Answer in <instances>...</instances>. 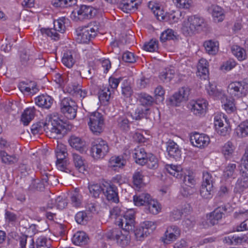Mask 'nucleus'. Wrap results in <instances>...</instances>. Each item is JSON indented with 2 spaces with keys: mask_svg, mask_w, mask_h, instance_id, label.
<instances>
[{
  "mask_svg": "<svg viewBox=\"0 0 248 248\" xmlns=\"http://www.w3.org/2000/svg\"><path fill=\"white\" fill-rule=\"evenodd\" d=\"M71 201L73 206L76 207H79L82 203V196L80 194L75 192L71 195Z\"/></svg>",
  "mask_w": 248,
  "mask_h": 248,
  "instance_id": "e2e57ef3",
  "label": "nucleus"
},
{
  "mask_svg": "<svg viewBox=\"0 0 248 248\" xmlns=\"http://www.w3.org/2000/svg\"><path fill=\"white\" fill-rule=\"evenodd\" d=\"M19 89L21 92L27 94H34L38 91L34 81H30L29 83L22 82L19 84Z\"/></svg>",
  "mask_w": 248,
  "mask_h": 248,
  "instance_id": "b1692460",
  "label": "nucleus"
},
{
  "mask_svg": "<svg viewBox=\"0 0 248 248\" xmlns=\"http://www.w3.org/2000/svg\"><path fill=\"white\" fill-rule=\"evenodd\" d=\"M46 238L41 236L36 240V248H49L50 244Z\"/></svg>",
  "mask_w": 248,
  "mask_h": 248,
  "instance_id": "774afa93",
  "label": "nucleus"
},
{
  "mask_svg": "<svg viewBox=\"0 0 248 248\" xmlns=\"http://www.w3.org/2000/svg\"><path fill=\"white\" fill-rule=\"evenodd\" d=\"M203 46L206 52L210 55H216L218 51L219 43L215 40L205 41L203 43Z\"/></svg>",
  "mask_w": 248,
  "mask_h": 248,
  "instance_id": "cd10ccee",
  "label": "nucleus"
},
{
  "mask_svg": "<svg viewBox=\"0 0 248 248\" xmlns=\"http://www.w3.org/2000/svg\"><path fill=\"white\" fill-rule=\"evenodd\" d=\"M238 175V170L236 168V164L235 163H229L225 167L222 179L223 180H233Z\"/></svg>",
  "mask_w": 248,
  "mask_h": 248,
  "instance_id": "a211bd4d",
  "label": "nucleus"
},
{
  "mask_svg": "<svg viewBox=\"0 0 248 248\" xmlns=\"http://www.w3.org/2000/svg\"><path fill=\"white\" fill-rule=\"evenodd\" d=\"M190 89L187 87H183L178 92L175 93L170 98L171 104L173 106H178L180 104L188 99L190 94Z\"/></svg>",
  "mask_w": 248,
  "mask_h": 248,
  "instance_id": "4468645a",
  "label": "nucleus"
},
{
  "mask_svg": "<svg viewBox=\"0 0 248 248\" xmlns=\"http://www.w3.org/2000/svg\"><path fill=\"white\" fill-rule=\"evenodd\" d=\"M0 156L2 162L5 164H11L18 161V158L16 155H10L3 151L0 152Z\"/></svg>",
  "mask_w": 248,
  "mask_h": 248,
  "instance_id": "37998d69",
  "label": "nucleus"
},
{
  "mask_svg": "<svg viewBox=\"0 0 248 248\" xmlns=\"http://www.w3.org/2000/svg\"><path fill=\"white\" fill-rule=\"evenodd\" d=\"M53 80L60 87H64L69 80V78L66 76H62L59 73H56L53 76Z\"/></svg>",
  "mask_w": 248,
  "mask_h": 248,
  "instance_id": "5fc2aeb1",
  "label": "nucleus"
},
{
  "mask_svg": "<svg viewBox=\"0 0 248 248\" xmlns=\"http://www.w3.org/2000/svg\"><path fill=\"white\" fill-rule=\"evenodd\" d=\"M180 235V231L176 226H170L167 228L162 238V241L165 244H170L176 240Z\"/></svg>",
  "mask_w": 248,
  "mask_h": 248,
  "instance_id": "dca6fc26",
  "label": "nucleus"
},
{
  "mask_svg": "<svg viewBox=\"0 0 248 248\" xmlns=\"http://www.w3.org/2000/svg\"><path fill=\"white\" fill-rule=\"evenodd\" d=\"M208 63L204 59H201L199 62L197 66L198 69V75L200 77L202 76L206 77L209 73L208 71Z\"/></svg>",
  "mask_w": 248,
  "mask_h": 248,
  "instance_id": "c9c22d12",
  "label": "nucleus"
},
{
  "mask_svg": "<svg viewBox=\"0 0 248 248\" xmlns=\"http://www.w3.org/2000/svg\"><path fill=\"white\" fill-rule=\"evenodd\" d=\"M68 19L65 17H62L54 20L53 28H42L40 31L43 35L50 37L52 39L58 40L60 38L59 33H62L65 31V24Z\"/></svg>",
  "mask_w": 248,
  "mask_h": 248,
  "instance_id": "7ed1b4c3",
  "label": "nucleus"
},
{
  "mask_svg": "<svg viewBox=\"0 0 248 248\" xmlns=\"http://www.w3.org/2000/svg\"><path fill=\"white\" fill-rule=\"evenodd\" d=\"M104 194L107 199L114 203L119 202L117 187L113 185H107L104 186Z\"/></svg>",
  "mask_w": 248,
  "mask_h": 248,
  "instance_id": "f3484780",
  "label": "nucleus"
},
{
  "mask_svg": "<svg viewBox=\"0 0 248 248\" xmlns=\"http://www.w3.org/2000/svg\"><path fill=\"white\" fill-rule=\"evenodd\" d=\"M121 227L123 230L133 231L135 228V211L133 209L127 210L121 217H119L115 222Z\"/></svg>",
  "mask_w": 248,
  "mask_h": 248,
  "instance_id": "6e6552de",
  "label": "nucleus"
},
{
  "mask_svg": "<svg viewBox=\"0 0 248 248\" xmlns=\"http://www.w3.org/2000/svg\"><path fill=\"white\" fill-rule=\"evenodd\" d=\"M210 140L209 137L204 134L195 132L190 137V142L194 146L203 148L209 144Z\"/></svg>",
  "mask_w": 248,
  "mask_h": 248,
  "instance_id": "2eb2a0df",
  "label": "nucleus"
},
{
  "mask_svg": "<svg viewBox=\"0 0 248 248\" xmlns=\"http://www.w3.org/2000/svg\"><path fill=\"white\" fill-rule=\"evenodd\" d=\"M31 130L34 135L40 134L45 131L50 138L59 139L62 136V125L57 124L54 120L34 124L32 125Z\"/></svg>",
  "mask_w": 248,
  "mask_h": 248,
  "instance_id": "f257e3e1",
  "label": "nucleus"
},
{
  "mask_svg": "<svg viewBox=\"0 0 248 248\" xmlns=\"http://www.w3.org/2000/svg\"><path fill=\"white\" fill-rule=\"evenodd\" d=\"M223 207H219L211 213L208 217V220L211 225H214L217 224L218 221L222 218L223 215Z\"/></svg>",
  "mask_w": 248,
  "mask_h": 248,
  "instance_id": "473e14b6",
  "label": "nucleus"
},
{
  "mask_svg": "<svg viewBox=\"0 0 248 248\" xmlns=\"http://www.w3.org/2000/svg\"><path fill=\"white\" fill-rule=\"evenodd\" d=\"M144 50L154 52L158 49V41L156 40H151L149 42L145 43L143 46Z\"/></svg>",
  "mask_w": 248,
  "mask_h": 248,
  "instance_id": "bf43d9fd",
  "label": "nucleus"
},
{
  "mask_svg": "<svg viewBox=\"0 0 248 248\" xmlns=\"http://www.w3.org/2000/svg\"><path fill=\"white\" fill-rule=\"evenodd\" d=\"M61 110L69 119H74L77 115L78 106L76 103L68 97L64 98L61 102Z\"/></svg>",
  "mask_w": 248,
  "mask_h": 248,
  "instance_id": "9d476101",
  "label": "nucleus"
},
{
  "mask_svg": "<svg viewBox=\"0 0 248 248\" xmlns=\"http://www.w3.org/2000/svg\"><path fill=\"white\" fill-rule=\"evenodd\" d=\"M167 171L171 175L176 178H181L182 176V168L180 166H176L172 164L166 166Z\"/></svg>",
  "mask_w": 248,
  "mask_h": 248,
  "instance_id": "4c0bfd02",
  "label": "nucleus"
},
{
  "mask_svg": "<svg viewBox=\"0 0 248 248\" xmlns=\"http://www.w3.org/2000/svg\"><path fill=\"white\" fill-rule=\"evenodd\" d=\"M177 38L176 34L171 29H167L161 34L160 40L162 42H165L168 40H174Z\"/></svg>",
  "mask_w": 248,
  "mask_h": 248,
  "instance_id": "de8ad7c7",
  "label": "nucleus"
},
{
  "mask_svg": "<svg viewBox=\"0 0 248 248\" xmlns=\"http://www.w3.org/2000/svg\"><path fill=\"white\" fill-rule=\"evenodd\" d=\"M148 155L145 149L142 147L135 148L133 154L135 162L141 166L146 164V159Z\"/></svg>",
  "mask_w": 248,
  "mask_h": 248,
  "instance_id": "4be33fe9",
  "label": "nucleus"
},
{
  "mask_svg": "<svg viewBox=\"0 0 248 248\" xmlns=\"http://www.w3.org/2000/svg\"><path fill=\"white\" fill-rule=\"evenodd\" d=\"M97 26L89 25L79 27L76 30V41L78 43H88L97 35Z\"/></svg>",
  "mask_w": 248,
  "mask_h": 248,
  "instance_id": "39448f33",
  "label": "nucleus"
},
{
  "mask_svg": "<svg viewBox=\"0 0 248 248\" xmlns=\"http://www.w3.org/2000/svg\"><path fill=\"white\" fill-rule=\"evenodd\" d=\"M111 91L109 88L108 87H104L99 93V99L101 103L104 105L108 104V102L110 97Z\"/></svg>",
  "mask_w": 248,
  "mask_h": 248,
  "instance_id": "58836bf2",
  "label": "nucleus"
},
{
  "mask_svg": "<svg viewBox=\"0 0 248 248\" xmlns=\"http://www.w3.org/2000/svg\"><path fill=\"white\" fill-rule=\"evenodd\" d=\"M126 160L122 156H113L109 160L108 166L111 168H120L125 166Z\"/></svg>",
  "mask_w": 248,
  "mask_h": 248,
  "instance_id": "c756f323",
  "label": "nucleus"
},
{
  "mask_svg": "<svg viewBox=\"0 0 248 248\" xmlns=\"http://www.w3.org/2000/svg\"><path fill=\"white\" fill-rule=\"evenodd\" d=\"M215 183V179L211 173L207 171L203 172L202 185L214 186Z\"/></svg>",
  "mask_w": 248,
  "mask_h": 248,
  "instance_id": "603ef678",
  "label": "nucleus"
},
{
  "mask_svg": "<svg viewBox=\"0 0 248 248\" xmlns=\"http://www.w3.org/2000/svg\"><path fill=\"white\" fill-rule=\"evenodd\" d=\"M104 185L94 184L89 186V189L90 194L94 198L99 197L101 192L104 191Z\"/></svg>",
  "mask_w": 248,
  "mask_h": 248,
  "instance_id": "79ce46f5",
  "label": "nucleus"
},
{
  "mask_svg": "<svg viewBox=\"0 0 248 248\" xmlns=\"http://www.w3.org/2000/svg\"><path fill=\"white\" fill-rule=\"evenodd\" d=\"M55 202L57 208L61 210L65 208L68 204L67 200L62 196H58L55 199Z\"/></svg>",
  "mask_w": 248,
  "mask_h": 248,
  "instance_id": "69168bd1",
  "label": "nucleus"
},
{
  "mask_svg": "<svg viewBox=\"0 0 248 248\" xmlns=\"http://www.w3.org/2000/svg\"><path fill=\"white\" fill-rule=\"evenodd\" d=\"M106 237L114 241L122 247H125L129 245L130 236L129 231L121 230L119 229H113L108 231L106 234Z\"/></svg>",
  "mask_w": 248,
  "mask_h": 248,
  "instance_id": "20e7f679",
  "label": "nucleus"
},
{
  "mask_svg": "<svg viewBox=\"0 0 248 248\" xmlns=\"http://www.w3.org/2000/svg\"><path fill=\"white\" fill-rule=\"evenodd\" d=\"M141 3V0H122L121 9L125 13L136 11Z\"/></svg>",
  "mask_w": 248,
  "mask_h": 248,
  "instance_id": "aec40b11",
  "label": "nucleus"
},
{
  "mask_svg": "<svg viewBox=\"0 0 248 248\" xmlns=\"http://www.w3.org/2000/svg\"><path fill=\"white\" fill-rule=\"evenodd\" d=\"M236 145L232 141L229 140L221 148V152L226 159H231L236 150Z\"/></svg>",
  "mask_w": 248,
  "mask_h": 248,
  "instance_id": "412c9836",
  "label": "nucleus"
},
{
  "mask_svg": "<svg viewBox=\"0 0 248 248\" xmlns=\"http://www.w3.org/2000/svg\"><path fill=\"white\" fill-rule=\"evenodd\" d=\"M240 173L242 177L248 178V145L246 148L245 153L243 158Z\"/></svg>",
  "mask_w": 248,
  "mask_h": 248,
  "instance_id": "e433bc0d",
  "label": "nucleus"
},
{
  "mask_svg": "<svg viewBox=\"0 0 248 248\" xmlns=\"http://www.w3.org/2000/svg\"><path fill=\"white\" fill-rule=\"evenodd\" d=\"M80 87V85L78 83L71 81L63 91L73 97L82 100L87 96L88 91L86 89H81Z\"/></svg>",
  "mask_w": 248,
  "mask_h": 248,
  "instance_id": "f8f14e48",
  "label": "nucleus"
},
{
  "mask_svg": "<svg viewBox=\"0 0 248 248\" xmlns=\"http://www.w3.org/2000/svg\"><path fill=\"white\" fill-rule=\"evenodd\" d=\"M232 51L240 61H243L247 58L246 50L238 46H233L232 47Z\"/></svg>",
  "mask_w": 248,
  "mask_h": 248,
  "instance_id": "a19ab883",
  "label": "nucleus"
},
{
  "mask_svg": "<svg viewBox=\"0 0 248 248\" xmlns=\"http://www.w3.org/2000/svg\"><path fill=\"white\" fill-rule=\"evenodd\" d=\"M118 126L123 130L127 131L129 129L128 120L124 116L119 118L118 120Z\"/></svg>",
  "mask_w": 248,
  "mask_h": 248,
  "instance_id": "338daca9",
  "label": "nucleus"
},
{
  "mask_svg": "<svg viewBox=\"0 0 248 248\" xmlns=\"http://www.w3.org/2000/svg\"><path fill=\"white\" fill-rule=\"evenodd\" d=\"M208 12L210 13L216 22L222 21L225 18L223 10L219 6L212 5L208 8Z\"/></svg>",
  "mask_w": 248,
  "mask_h": 248,
  "instance_id": "5701e85b",
  "label": "nucleus"
},
{
  "mask_svg": "<svg viewBox=\"0 0 248 248\" xmlns=\"http://www.w3.org/2000/svg\"><path fill=\"white\" fill-rule=\"evenodd\" d=\"M88 124L93 134H101L105 127V119L103 114L98 111L91 113L89 116Z\"/></svg>",
  "mask_w": 248,
  "mask_h": 248,
  "instance_id": "423d86ee",
  "label": "nucleus"
},
{
  "mask_svg": "<svg viewBox=\"0 0 248 248\" xmlns=\"http://www.w3.org/2000/svg\"><path fill=\"white\" fill-rule=\"evenodd\" d=\"M34 110L33 108H26L22 113L21 121L24 125H28L34 116Z\"/></svg>",
  "mask_w": 248,
  "mask_h": 248,
  "instance_id": "72a5a7b5",
  "label": "nucleus"
},
{
  "mask_svg": "<svg viewBox=\"0 0 248 248\" xmlns=\"http://www.w3.org/2000/svg\"><path fill=\"white\" fill-rule=\"evenodd\" d=\"M227 91L232 97L241 98L248 93V84L243 81L232 82L228 86Z\"/></svg>",
  "mask_w": 248,
  "mask_h": 248,
  "instance_id": "1a4fd4ad",
  "label": "nucleus"
},
{
  "mask_svg": "<svg viewBox=\"0 0 248 248\" xmlns=\"http://www.w3.org/2000/svg\"><path fill=\"white\" fill-rule=\"evenodd\" d=\"M167 151L170 158L176 160H179L181 157V151L177 144L172 140H169L167 143Z\"/></svg>",
  "mask_w": 248,
  "mask_h": 248,
  "instance_id": "6ab92c4d",
  "label": "nucleus"
},
{
  "mask_svg": "<svg viewBox=\"0 0 248 248\" xmlns=\"http://www.w3.org/2000/svg\"><path fill=\"white\" fill-rule=\"evenodd\" d=\"M248 187L246 181H244L242 178H239L237 180L234 188V192L235 193H241Z\"/></svg>",
  "mask_w": 248,
  "mask_h": 248,
  "instance_id": "4d7b16f0",
  "label": "nucleus"
},
{
  "mask_svg": "<svg viewBox=\"0 0 248 248\" xmlns=\"http://www.w3.org/2000/svg\"><path fill=\"white\" fill-rule=\"evenodd\" d=\"M208 105L206 100L198 99L191 101L189 104V108L194 115L201 116L206 113Z\"/></svg>",
  "mask_w": 248,
  "mask_h": 248,
  "instance_id": "ddd939ff",
  "label": "nucleus"
},
{
  "mask_svg": "<svg viewBox=\"0 0 248 248\" xmlns=\"http://www.w3.org/2000/svg\"><path fill=\"white\" fill-rule=\"evenodd\" d=\"M150 195L146 193H143L133 197V201L136 205L141 206L147 205L151 200Z\"/></svg>",
  "mask_w": 248,
  "mask_h": 248,
  "instance_id": "7c9ffc66",
  "label": "nucleus"
},
{
  "mask_svg": "<svg viewBox=\"0 0 248 248\" xmlns=\"http://www.w3.org/2000/svg\"><path fill=\"white\" fill-rule=\"evenodd\" d=\"M75 219L77 222L80 224H85L88 219V217L85 212H79L75 216Z\"/></svg>",
  "mask_w": 248,
  "mask_h": 248,
  "instance_id": "0e129e2a",
  "label": "nucleus"
},
{
  "mask_svg": "<svg viewBox=\"0 0 248 248\" xmlns=\"http://www.w3.org/2000/svg\"><path fill=\"white\" fill-rule=\"evenodd\" d=\"M140 102L143 106H152L154 102L153 97L145 93L140 94Z\"/></svg>",
  "mask_w": 248,
  "mask_h": 248,
  "instance_id": "13d9d810",
  "label": "nucleus"
},
{
  "mask_svg": "<svg viewBox=\"0 0 248 248\" xmlns=\"http://www.w3.org/2000/svg\"><path fill=\"white\" fill-rule=\"evenodd\" d=\"M73 162L76 169L80 173H83L86 170L85 160L80 155L73 153Z\"/></svg>",
  "mask_w": 248,
  "mask_h": 248,
  "instance_id": "c85d7f7f",
  "label": "nucleus"
},
{
  "mask_svg": "<svg viewBox=\"0 0 248 248\" xmlns=\"http://www.w3.org/2000/svg\"><path fill=\"white\" fill-rule=\"evenodd\" d=\"M55 153L58 160L65 159L68 155L66 146L62 143L58 144Z\"/></svg>",
  "mask_w": 248,
  "mask_h": 248,
  "instance_id": "a18cd8bd",
  "label": "nucleus"
},
{
  "mask_svg": "<svg viewBox=\"0 0 248 248\" xmlns=\"http://www.w3.org/2000/svg\"><path fill=\"white\" fill-rule=\"evenodd\" d=\"M227 122L226 116L222 113H216L214 116V124L216 127L224 125L223 121Z\"/></svg>",
  "mask_w": 248,
  "mask_h": 248,
  "instance_id": "680f3d73",
  "label": "nucleus"
},
{
  "mask_svg": "<svg viewBox=\"0 0 248 248\" xmlns=\"http://www.w3.org/2000/svg\"><path fill=\"white\" fill-rule=\"evenodd\" d=\"M109 152L107 142L101 139L94 140L92 143L91 155L95 160L104 158Z\"/></svg>",
  "mask_w": 248,
  "mask_h": 248,
  "instance_id": "0eeeda50",
  "label": "nucleus"
},
{
  "mask_svg": "<svg viewBox=\"0 0 248 248\" xmlns=\"http://www.w3.org/2000/svg\"><path fill=\"white\" fill-rule=\"evenodd\" d=\"M140 225L149 235L156 229L157 224L155 221L146 220L141 222Z\"/></svg>",
  "mask_w": 248,
  "mask_h": 248,
  "instance_id": "3c124183",
  "label": "nucleus"
},
{
  "mask_svg": "<svg viewBox=\"0 0 248 248\" xmlns=\"http://www.w3.org/2000/svg\"><path fill=\"white\" fill-rule=\"evenodd\" d=\"M96 14V10L93 7L82 5L73 12L72 17L75 21H82L92 18Z\"/></svg>",
  "mask_w": 248,
  "mask_h": 248,
  "instance_id": "9b49d317",
  "label": "nucleus"
},
{
  "mask_svg": "<svg viewBox=\"0 0 248 248\" xmlns=\"http://www.w3.org/2000/svg\"><path fill=\"white\" fill-rule=\"evenodd\" d=\"M147 206L149 212L154 215L157 214L161 210V207L159 202L152 199Z\"/></svg>",
  "mask_w": 248,
  "mask_h": 248,
  "instance_id": "49530a36",
  "label": "nucleus"
},
{
  "mask_svg": "<svg viewBox=\"0 0 248 248\" xmlns=\"http://www.w3.org/2000/svg\"><path fill=\"white\" fill-rule=\"evenodd\" d=\"M70 145L80 153L85 152V142L82 139L75 136H71L68 140Z\"/></svg>",
  "mask_w": 248,
  "mask_h": 248,
  "instance_id": "a878e982",
  "label": "nucleus"
},
{
  "mask_svg": "<svg viewBox=\"0 0 248 248\" xmlns=\"http://www.w3.org/2000/svg\"><path fill=\"white\" fill-rule=\"evenodd\" d=\"M177 73V71L173 66H170L165 68L159 75L160 79L163 82H170L175 75Z\"/></svg>",
  "mask_w": 248,
  "mask_h": 248,
  "instance_id": "bb28decb",
  "label": "nucleus"
},
{
  "mask_svg": "<svg viewBox=\"0 0 248 248\" xmlns=\"http://www.w3.org/2000/svg\"><path fill=\"white\" fill-rule=\"evenodd\" d=\"M221 102L223 105L224 108L229 113L234 112L236 109L235 104L232 98H228L226 96L221 97Z\"/></svg>",
  "mask_w": 248,
  "mask_h": 248,
  "instance_id": "2f4dec72",
  "label": "nucleus"
},
{
  "mask_svg": "<svg viewBox=\"0 0 248 248\" xmlns=\"http://www.w3.org/2000/svg\"><path fill=\"white\" fill-rule=\"evenodd\" d=\"M146 164L147 167L151 169H155L158 167V160L157 158L153 154H149L146 159Z\"/></svg>",
  "mask_w": 248,
  "mask_h": 248,
  "instance_id": "6e6d98bb",
  "label": "nucleus"
},
{
  "mask_svg": "<svg viewBox=\"0 0 248 248\" xmlns=\"http://www.w3.org/2000/svg\"><path fill=\"white\" fill-rule=\"evenodd\" d=\"M35 104L39 107L48 109L52 106L53 99L48 95H41L35 99Z\"/></svg>",
  "mask_w": 248,
  "mask_h": 248,
  "instance_id": "393cba45",
  "label": "nucleus"
},
{
  "mask_svg": "<svg viewBox=\"0 0 248 248\" xmlns=\"http://www.w3.org/2000/svg\"><path fill=\"white\" fill-rule=\"evenodd\" d=\"M133 183L137 188H140L143 184V175L141 171L137 170L133 175Z\"/></svg>",
  "mask_w": 248,
  "mask_h": 248,
  "instance_id": "c03bdc74",
  "label": "nucleus"
},
{
  "mask_svg": "<svg viewBox=\"0 0 248 248\" xmlns=\"http://www.w3.org/2000/svg\"><path fill=\"white\" fill-rule=\"evenodd\" d=\"M62 62L66 67L68 68L72 67L75 62L73 53L69 51L65 52L62 58Z\"/></svg>",
  "mask_w": 248,
  "mask_h": 248,
  "instance_id": "ea45409f",
  "label": "nucleus"
},
{
  "mask_svg": "<svg viewBox=\"0 0 248 248\" xmlns=\"http://www.w3.org/2000/svg\"><path fill=\"white\" fill-rule=\"evenodd\" d=\"M206 27L205 19L199 15L189 16L184 21L182 31L185 36H192L202 31Z\"/></svg>",
  "mask_w": 248,
  "mask_h": 248,
  "instance_id": "f03ea898",
  "label": "nucleus"
},
{
  "mask_svg": "<svg viewBox=\"0 0 248 248\" xmlns=\"http://www.w3.org/2000/svg\"><path fill=\"white\" fill-rule=\"evenodd\" d=\"M77 0H52V4L56 7H67L76 3Z\"/></svg>",
  "mask_w": 248,
  "mask_h": 248,
  "instance_id": "864d4df0",
  "label": "nucleus"
},
{
  "mask_svg": "<svg viewBox=\"0 0 248 248\" xmlns=\"http://www.w3.org/2000/svg\"><path fill=\"white\" fill-rule=\"evenodd\" d=\"M88 239L84 232H78L74 234L72 240L75 245H82L87 243Z\"/></svg>",
  "mask_w": 248,
  "mask_h": 248,
  "instance_id": "f704fd0d",
  "label": "nucleus"
},
{
  "mask_svg": "<svg viewBox=\"0 0 248 248\" xmlns=\"http://www.w3.org/2000/svg\"><path fill=\"white\" fill-rule=\"evenodd\" d=\"M149 110V108H138L136 109L132 116L136 120H140L146 116Z\"/></svg>",
  "mask_w": 248,
  "mask_h": 248,
  "instance_id": "052dcab7",
  "label": "nucleus"
},
{
  "mask_svg": "<svg viewBox=\"0 0 248 248\" xmlns=\"http://www.w3.org/2000/svg\"><path fill=\"white\" fill-rule=\"evenodd\" d=\"M236 133L238 137L240 138L248 136V121L241 123L236 129Z\"/></svg>",
  "mask_w": 248,
  "mask_h": 248,
  "instance_id": "8fccbe9b",
  "label": "nucleus"
},
{
  "mask_svg": "<svg viewBox=\"0 0 248 248\" xmlns=\"http://www.w3.org/2000/svg\"><path fill=\"white\" fill-rule=\"evenodd\" d=\"M214 186L201 185L200 195L204 199H211L213 196Z\"/></svg>",
  "mask_w": 248,
  "mask_h": 248,
  "instance_id": "09e8293b",
  "label": "nucleus"
}]
</instances>
